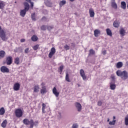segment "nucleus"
<instances>
[{"label": "nucleus", "instance_id": "nucleus-1", "mask_svg": "<svg viewBox=\"0 0 128 128\" xmlns=\"http://www.w3.org/2000/svg\"><path fill=\"white\" fill-rule=\"evenodd\" d=\"M116 74L118 76H120L121 78L124 80H126L128 78V72L126 70L122 72L120 70H118L116 71Z\"/></svg>", "mask_w": 128, "mask_h": 128}, {"label": "nucleus", "instance_id": "nucleus-2", "mask_svg": "<svg viewBox=\"0 0 128 128\" xmlns=\"http://www.w3.org/2000/svg\"><path fill=\"white\" fill-rule=\"evenodd\" d=\"M24 10H21L20 12V16L22 18H24V16H26V12L28 11V10H30V4L28 2H24Z\"/></svg>", "mask_w": 128, "mask_h": 128}, {"label": "nucleus", "instance_id": "nucleus-3", "mask_svg": "<svg viewBox=\"0 0 128 128\" xmlns=\"http://www.w3.org/2000/svg\"><path fill=\"white\" fill-rule=\"evenodd\" d=\"M6 34V32L4 30H2V26H0V38L4 42H6L8 40V37Z\"/></svg>", "mask_w": 128, "mask_h": 128}, {"label": "nucleus", "instance_id": "nucleus-4", "mask_svg": "<svg viewBox=\"0 0 128 128\" xmlns=\"http://www.w3.org/2000/svg\"><path fill=\"white\" fill-rule=\"evenodd\" d=\"M23 122L24 124H26V126H28V124H30V128H33L34 126V120H28V118H25L23 120Z\"/></svg>", "mask_w": 128, "mask_h": 128}, {"label": "nucleus", "instance_id": "nucleus-5", "mask_svg": "<svg viewBox=\"0 0 128 128\" xmlns=\"http://www.w3.org/2000/svg\"><path fill=\"white\" fill-rule=\"evenodd\" d=\"M15 114L16 118H22V110L21 109H17L15 111Z\"/></svg>", "mask_w": 128, "mask_h": 128}, {"label": "nucleus", "instance_id": "nucleus-6", "mask_svg": "<svg viewBox=\"0 0 128 128\" xmlns=\"http://www.w3.org/2000/svg\"><path fill=\"white\" fill-rule=\"evenodd\" d=\"M80 75L82 76L83 80L86 81L87 80L86 76V74L84 73V70L81 69L80 70Z\"/></svg>", "mask_w": 128, "mask_h": 128}, {"label": "nucleus", "instance_id": "nucleus-7", "mask_svg": "<svg viewBox=\"0 0 128 128\" xmlns=\"http://www.w3.org/2000/svg\"><path fill=\"white\" fill-rule=\"evenodd\" d=\"M54 54H56V48L53 47L50 49V52L48 54V58H52Z\"/></svg>", "mask_w": 128, "mask_h": 128}, {"label": "nucleus", "instance_id": "nucleus-8", "mask_svg": "<svg viewBox=\"0 0 128 128\" xmlns=\"http://www.w3.org/2000/svg\"><path fill=\"white\" fill-rule=\"evenodd\" d=\"M6 62V64L8 66H10V64H12V57L10 56L7 57Z\"/></svg>", "mask_w": 128, "mask_h": 128}, {"label": "nucleus", "instance_id": "nucleus-9", "mask_svg": "<svg viewBox=\"0 0 128 128\" xmlns=\"http://www.w3.org/2000/svg\"><path fill=\"white\" fill-rule=\"evenodd\" d=\"M0 72H10V69L8 68H6V66H2L0 68Z\"/></svg>", "mask_w": 128, "mask_h": 128}, {"label": "nucleus", "instance_id": "nucleus-10", "mask_svg": "<svg viewBox=\"0 0 128 128\" xmlns=\"http://www.w3.org/2000/svg\"><path fill=\"white\" fill-rule=\"evenodd\" d=\"M20 84L19 83H16L14 86V90L16 92L20 90Z\"/></svg>", "mask_w": 128, "mask_h": 128}, {"label": "nucleus", "instance_id": "nucleus-11", "mask_svg": "<svg viewBox=\"0 0 128 128\" xmlns=\"http://www.w3.org/2000/svg\"><path fill=\"white\" fill-rule=\"evenodd\" d=\"M52 92L56 98L60 96V92H58V90H56V87H54L52 89Z\"/></svg>", "mask_w": 128, "mask_h": 128}, {"label": "nucleus", "instance_id": "nucleus-12", "mask_svg": "<svg viewBox=\"0 0 128 128\" xmlns=\"http://www.w3.org/2000/svg\"><path fill=\"white\" fill-rule=\"evenodd\" d=\"M76 108L78 112L82 111V104L78 102H76L75 104Z\"/></svg>", "mask_w": 128, "mask_h": 128}, {"label": "nucleus", "instance_id": "nucleus-13", "mask_svg": "<svg viewBox=\"0 0 128 128\" xmlns=\"http://www.w3.org/2000/svg\"><path fill=\"white\" fill-rule=\"evenodd\" d=\"M112 8H115V10H116V8H118V4H116V0H112Z\"/></svg>", "mask_w": 128, "mask_h": 128}, {"label": "nucleus", "instance_id": "nucleus-14", "mask_svg": "<svg viewBox=\"0 0 128 128\" xmlns=\"http://www.w3.org/2000/svg\"><path fill=\"white\" fill-rule=\"evenodd\" d=\"M34 92H40V86L36 85L34 87Z\"/></svg>", "mask_w": 128, "mask_h": 128}, {"label": "nucleus", "instance_id": "nucleus-15", "mask_svg": "<svg viewBox=\"0 0 128 128\" xmlns=\"http://www.w3.org/2000/svg\"><path fill=\"white\" fill-rule=\"evenodd\" d=\"M46 92V86H42V90H40V93L42 94H44Z\"/></svg>", "mask_w": 128, "mask_h": 128}, {"label": "nucleus", "instance_id": "nucleus-16", "mask_svg": "<svg viewBox=\"0 0 128 128\" xmlns=\"http://www.w3.org/2000/svg\"><path fill=\"white\" fill-rule=\"evenodd\" d=\"M6 56V52L4 50L0 51V60L4 58Z\"/></svg>", "mask_w": 128, "mask_h": 128}, {"label": "nucleus", "instance_id": "nucleus-17", "mask_svg": "<svg viewBox=\"0 0 128 128\" xmlns=\"http://www.w3.org/2000/svg\"><path fill=\"white\" fill-rule=\"evenodd\" d=\"M89 14L90 18H94V10H92V8L89 10Z\"/></svg>", "mask_w": 128, "mask_h": 128}, {"label": "nucleus", "instance_id": "nucleus-18", "mask_svg": "<svg viewBox=\"0 0 128 128\" xmlns=\"http://www.w3.org/2000/svg\"><path fill=\"white\" fill-rule=\"evenodd\" d=\"M100 34V30H96L94 31V36L96 38L98 36V34Z\"/></svg>", "mask_w": 128, "mask_h": 128}, {"label": "nucleus", "instance_id": "nucleus-19", "mask_svg": "<svg viewBox=\"0 0 128 128\" xmlns=\"http://www.w3.org/2000/svg\"><path fill=\"white\" fill-rule=\"evenodd\" d=\"M6 114V110L4 108L2 107L0 108V116H4Z\"/></svg>", "mask_w": 128, "mask_h": 128}, {"label": "nucleus", "instance_id": "nucleus-20", "mask_svg": "<svg viewBox=\"0 0 128 128\" xmlns=\"http://www.w3.org/2000/svg\"><path fill=\"white\" fill-rule=\"evenodd\" d=\"M7 124H8V121L6 120H5L2 123L1 126L4 128H6V126Z\"/></svg>", "mask_w": 128, "mask_h": 128}, {"label": "nucleus", "instance_id": "nucleus-21", "mask_svg": "<svg viewBox=\"0 0 128 128\" xmlns=\"http://www.w3.org/2000/svg\"><path fill=\"white\" fill-rule=\"evenodd\" d=\"M120 33L121 36H124V34H126V30H124V28H121L120 30Z\"/></svg>", "mask_w": 128, "mask_h": 128}, {"label": "nucleus", "instance_id": "nucleus-22", "mask_svg": "<svg viewBox=\"0 0 128 128\" xmlns=\"http://www.w3.org/2000/svg\"><path fill=\"white\" fill-rule=\"evenodd\" d=\"M106 34L108 36H112V30L110 28H107L106 30Z\"/></svg>", "mask_w": 128, "mask_h": 128}, {"label": "nucleus", "instance_id": "nucleus-23", "mask_svg": "<svg viewBox=\"0 0 128 128\" xmlns=\"http://www.w3.org/2000/svg\"><path fill=\"white\" fill-rule=\"evenodd\" d=\"M121 8H123V10H126V2H121Z\"/></svg>", "mask_w": 128, "mask_h": 128}, {"label": "nucleus", "instance_id": "nucleus-24", "mask_svg": "<svg viewBox=\"0 0 128 128\" xmlns=\"http://www.w3.org/2000/svg\"><path fill=\"white\" fill-rule=\"evenodd\" d=\"M116 84H112V83H110V90H116Z\"/></svg>", "mask_w": 128, "mask_h": 128}, {"label": "nucleus", "instance_id": "nucleus-25", "mask_svg": "<svg viewBox=\"0 0 128 128\" xmlns=\"http://www.w3.org/2000/svg\"><path fill=\"white\" fill-rule=\"evenodd\" d=\"M4 6H6L4 2V1H0V9L2 10L4 8Z\"/></svg>", "mask_w": 128, "mask_h": 128}, {"label": "nucleus", "instance_id": "nucleus-26", "mask_svg": "<svg viewBox=\"0 0 128 128\" xmlns=\"http://www.w3.org/2000/svg\"><path fill=\"white\" fill-rule=\"evenodd\" d=\"M66 4V1L63 0L60 2L59 4H60V8H62V6H64V4Z\"/></svg>", "mask_w": 128, "mask_h": 128}, {"label": "nucleus", "instance_id": "nucleus-27", "mask_svg": "<svg viewBox=\"0 0 128 128\" xmlns=\"http://www.w3.org/2000/svg\"><path fill=\"white\" fill-rule=\"evenodd\" d=\"M122 66V62H118L117 63L116 65V68H120Z\"/></svg>", "mask_w": 128, "mask_h": 128}, {"label": "nucleus", "instance_id": "nucleus-28", "mask_svg": "<svg viewBox=\"0 0 128 128\" xmlns=\"http://www.w3.org/2000/svg\"><path fill=\"white\" fill-rule=\"evenodd\" d=\"M31 40H32V42H36V40H38V36H36L34 35L32 37Z\"/></svg>", "mask_w": 128, "mask_h": 128}, {"label": "nucleus", "instance_id": "nucleus-29", "mask_svg": "<svg viewBox=\"0 0 128 128\" xmlns=\"http://www.w3.org/2000/svg\"><path fill=\"white\" fill-rule=\"evenodd\" d=\"M44 2L47 6H52V3L50 2L48 0H45Z\"/></svg>", "mask_w": 128, "mask_h": 128}, {"label": "nucleus", "instance_id": "nucleus-30", "mask_svg": "<svg viewBox=\"0 0 128 128\" xmlns=\"http://www.w3.org/2000/svg\"><path fill=\"white\" fill-rule=\"evenodd\" d=\"M114 24V28H118L120 26V22L116 21L114 22L113 24Z\"/></svg>", "mask_w": 128, "mask_h": 128}, {"label": "nucleus", "instance_id": "nucleus-31", "mask_svg": "<svg viewBox=\"0 0 128 128\" xmlns=\"http://www.w3.org/2000/svg\"><path fill=\"white\" fill-rule=\"evenodd\" d=\"M66 82H70V77L68 76V72L66 73Z\"/></svg>", "mask_w": 128, "mask_h": 128}, {"label": "nucleus", "instance_id": "nucleus-32", "mask_svg": "<svg viewBox=\"0 0 128 128\" xmlns=\"http://www.w3.org/2000/svg\"><path fill=\"white\" fill-rule=\"evenodd\" d=\"M46 104L43 103L42 104V112L43 114H46V111H44V110H46Z\"/></svg>", "mask_w": 128, "mask_h": 128}, {"label": "nucleus", "instance_id": "nucleus-33", "mask_svg": "<svg viewBox=\"0 0 128 128\" xmlns=\"http://www.w3.org/2000/svg\"><path fill=\"white\" fill-rule=\"evenodd\" d=\"M96 52H94V50L90 49L88 54L89 56H92L93 54H94Z\"/></svg>", "mask_w": 128, "mask_h": 128}, {"label": "nucleus", "instance_id": "nucleus-34", "mask_svg": "<svg viewBox=\"0 0 128 128\" xmlns=\"http://www.w3.org/2000/svg\"><path fill=\"white\" fill-rule=\"evenodd\" d=\"M14 64H20V58L18 57L15 58Z\"/></svg>", "mask_w": 128, "mask_h": 128}, {"label": "nucleus", "instance_id": "nucleus-35", "mask_svg": "<svg viewBox=\"0 0 128 128\" xmlns=\"http://www.w3.org/2000/svg\"><path fill=\"white\" fill-rule=\"evenodd\" d=\"M39 46L40 45L36 44L35 46H33V49L34 50H37L38 49Z\"/></svg>", "mask_w": 128, "mask_h": 128}, {"label": "nucleus", "instance_id": "nucleus-36", "mask_svg": "<svg viewBox=\"0 0 128 128\" xmlns=\"http://www.w3.org/2000/svg\"><path fill=\"white\" fill-rule=\"evenodd\" d=\"M116 120H114L112 122H110L109 124H110V126H114L116 124Z\"/></svg>", "mask_w": 128, "mask_h": 128}, {"label": "nucleus", "instance_id": "nucleus-37", "mask_svg": "<svg viewBox=\"0 0 128 128\" xmlns=\"http://www.w3.org/2000/svg\"><path fill=\"white\" fill-rule=\"evenodd\" d=\"M64 48L66 50H70V46H68V44H66L64 46Z\"/></svg>", "mask_w": 128, "mask_h": 128}, {"label": "nucleus", "instance_id": "nucleus-38", "mask_svg": "<svg viewBox=\"0 0 128 128\" xmlns=\"http://www.w3.org/2000/svg\"><path fill=\"white\" fill-rule=\"evenodd\" d=\"M32 20H36V14H32Z\"/></svg>", "mask_w": 128, "mask_h": 128}, {"label": "nucleus", "instance_id": "nucleus-39", "mask_svg": "<svg viewBox=\"0 0 128 128\" xmlns=\"http://www.w3.org/2000/svg\"><path fill=\"white\" fill-rule=\"evenodd\" d=\"M78 128V125L77 124H73L72 128Z\"/></svg>", "mask_w": 128, "mask_h": 128}, {"label": "nucleus", "instance_id": "nucleus-40", "mask_svg": "<svg viewBox=\"0 0 128 128\" xmlns=\"http://www.w3.org/2000/svg\"><path fill=\"white\" fill-rule=\"evenodd\" d=\"M125 124L126 126H128V117L125 118Z\"/></svg>", "mask_w": 128, "mask_h": 128}, {"label": "nucleus", "instance_id": "nucleus-41", "mask_svg": "<svg viewBox=\"0 0 128 128\" xmlns=\"http://www.w3.org/2000/svg\"><path fill=\"white\" fill-rule=\"evenodd\" d=\"M46 28H47V26H42L41 27V30H46Z\"/></svg>", "mask_w": 128, "mask_h": 128}, {"label": "nucleus", "instance_id": "nucleus-42", "mask_svg": "<svg viewBox=\"0 0 128 128\" xmlns=\"http://www.w3.org/2000/svg\"><path fill=\"white\" fill-rule=\"evenodd\" d=\"M47 28L48 30H50L54 28V26H47Z\"/></svg>", "mask_w": 128, "mask_h": 128}, {"label": "nucleus", "instance_id": "nucleus-43", "mask_svg": "<svg viewBox=\"0 0 128 128\" xmlns=\"http://www.w3.org/2000/svg\"><path fill=\"white\" fill-rule=\"evenodd\" d=\"M24 52L26 54H28V52H30V48H26L24 50Z\"/></svg>", "mask_w": 128, "mask_h": 128}, {"label": "nucleus", "instance_id": "nucleus-44", "mask_svg": "<svg viewBox=\"0 0 128 128\" xmlns=\"http://www.w3.org/2000/svg\"><path fill=\"white\" fill-rule=\"evenodd\" d=\"M64 70V66H60V72H62V70Z\"/></svg>", "mask_w": 128, "mask_h": 128}, {"label": "nucleus", "instance_id": "nucleus-45", "mask_svg": "<svg viewBox=\"0 0 128 128\" xmlns=\"http://www.w3.org/2000/svg\"><path fill=\"white\" fill-rule=\"evenodd\" d=\"M102 104V101H98V106H100Z\"/></svg>", "mask_w": 128, "mask_h": 128}, {"label": "nucleus", "instance_id": "nucleus-46", "mask_svg": "<svg viewBox=\"0 0 128 128\" xmlns=\"http://www.w3.org/2000/svg\"><path fill=\"white\" fill-rule=\"evenodd\" d=\"M102 54H104V56L106 54V50H104V51L102 52Z\"/></svg>", "mask_w": 128, "mask_h": 128}, {"label": "nucleus", "instance_id": "nucleus-47", "mask_svg": "<svg viewBox=\"0 0 128 128\" xmlns=\"http://www.w3.org/2000/svg\"><path fill=\"white\" fill-rule=\"evenodd\" d=\"M30 4L31 6H32V8H34V2H32V1H30Z\"/></svg>", "mask_w": 128, "mask_h": 128}, {"label": "nucleus", "instance_id": "nucleus-48", "mask_svg": "<svg viewBox=\"0 0 128 128\" xmlns=\"http://www.w3.org/2000/svg\"><path fill=\"white\" fill-rule=\"evenodd\" d=\"M26 42V40L24 38L21 39L20 40V42Z\"/></svg>", "mask_w": 128, "mask_h": 128}, {"label": "nucleus", "instance_id": "nucleus-49", "mask_svg": "<svg viewBox=\"0 0 128 128\" xmlns=\"http://www.w3.org/2000/svg\"><path fill=\"white\" fill-rule=\"evenodd\" d=\"M111 78H112V80H115L114 76L112 75Z\"/></svg>", "mask_w": 128, "mask_h": 128}, {"label": "nucleus", "instance_id": "nucleus-50", "mask_svg": "<svg viewBox=\"0 0 128 128\" xmlns=\"http://www.w3.org/2000/svg\"><path fill=\"white\" fill-rule=\"evenodd\" d=\"M46 17H43L42 18V20H46Z\"/></svg>", "mask_w": 128, "mask_h": 128}, {"label": "nucleus", "instance_id": "nucleus-51", "mask_svg": "<svg viewBox=\"0 0 128 128\" xmlns=\"http://www.w3.org/2000/svg\"><path fill=\"white\" fill-rule=\"evenodd\" d=\"M26 2H31L32 0H26Z\"/></svg>", "mask_w": 128, "mask_h": 128}, {"label": "nucleus", "instance_id": "nucleus-52", "mask_svg": "<svg viewBox=\"0 0 128 128\" xmlns=\"http://www.w3.org/2000/svg\"><path fill=\"white\" fill-rule=\"evenodd\" d=\"M41 86H44V83L42 82V84H41Z\"/></svg>", "mask_w": 128, "mask_h": 128}, {"label": "nucleus", "instance_id": "nucleus-53", "mask_svg": "<svg viewBox=\"0 0 128 128\" xmlns=\"http://www.w3.org/2000/svg\"><path fill=\"white\" fill-rule=\"evenodd\" d=\"M107 122H110V118H108Z\"/></svg>", "mask_w": 128, "mask_h": 128}, {"label": "nucleus", "instance_id": "nucleus-54", "mask_svg": "<svg viewBox=\"0 0 128 128\" xmlns=\"http://www.w3.org/2000/svg\"><path fill=\"white\" fill-rule=\"evenodd\" d=\"M113 119H114V120H116V116H114L113 117Z\"/></svg>", "mask_w": 128, "mask_h": 128}, {"label": "nucleus", "instance_id": "nucleus-55", "mask_svg": "<svg viewBox=\"0 0 128 128\" xmlns=\"http://www.w3.org/2000/svg\"><path fill=\"white\" fill-rule=\"evenodd\" d=\"M70 2H74V0H70Z\"/></svg>", "mask_w": 128, "mask_h": 128}, {"label": "nucleus", "instance_id": "nucleus-56", "mask_svg": "<svg viewBox=\"0 0 128 128\" xmlns=\"http://www.w3.org/2000/svg\"><path fill=\"white\" fill-rule=\"evenodd\" d=\"M0 44H2V40L0 39Z\"/></svg>", "mask_w": 128, "mask_h": 128}, {"label": "nucleus", "instance_id": "nucleus-57", "mask_svg": "<svg viewBox=\"0 0 128 128\" xmlns=\"http://www.w3.org/2000/svg\"><path fill=\"white\" fill-rule=\"evenodd\" d=\"M1 88H2V87L0 86V90Z\"/></svg>", "mask_w": 128, "mask_h": 128}, {"label": "nucleus", "instance_id": "nucleus-58", "mask_svg": "<svg viewBox=\"0 0 128 128\" xmlns=\"http://www.w3.org/2000/svg\"><path fill=\"white\" fill-rule=\"evenodd\" d=\"M15 4H16V2H15Z\"/></svg>", "mask_w": 128, "mask_h": 128}]
</instances>
